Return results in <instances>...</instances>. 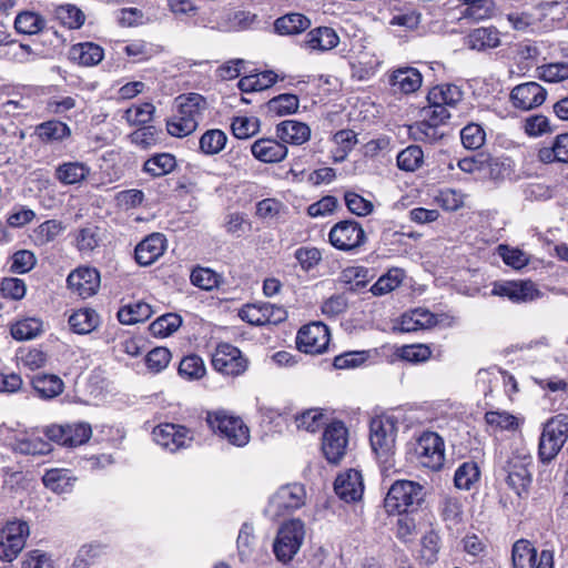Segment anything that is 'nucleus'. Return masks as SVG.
<instances>
[{"instance_id": "obj_46", "label": "nucleus", "mask_w": 568, "mask_h": 568, "mask_svg": "<svg viewBox=\"0 0 568 568\" xmlns=\"http://www.w3.org/2000/svg\"><path fill=\"white\" fill-rule=\"evenodd\" d=\"M287 212V206L280 200L267 197L256 203L255 215L267 222L280 220Z\"/></svg>"}, {"instance_id": "obj_49", "label": "nucleus", "mask_w": 568, "mask_h": 568, "mask_svg": "<svg viewBox=\"0 0 568 568\" xmlns=\"http://www.w3.org/2000/svg\"><path fill=\"white\" fill-rule=\"evenodd\" d=\"M100 230L95 225L81 227L75 234V246L82 254H89L100 244Z\"/></svg>"}, {"instance_id": "obj_5", "label": "nucleus", "mask_w": 568, "mask_h": 568, "mask_svg": "<svg viewBox=\"0 0 568 568\" xmlns=\"http://www.w3.org/2000/svg\"><path fill=\"white\" fill-rule=\"evenodd\" d=\"M568 439L567 417L558 415L545 423L538 445V456L542 463L551 462Z\"/></svg>"}, {"instance_id": "obj_47", "label": "nucleus", "mask_w": 568, "mask_h": 568, "mask_svg": "<svg viewBox=\"0 0 568 568\" xmlns=\"http://www.w3.org/2000/svg\"><path fill=\"white\" fill-rule=\"evenodd\" d=\"M324 418L322 408H310L296 414L294 424L298 430L315 433L324 425Z\"/></svg>"}, {"instance_id": "obj_17", "label": "nucleus", "mask_w": 568, "mask_h": 568, "mask_svg": "<svg viewBox=\"0 0 568 568\" xmlns=\"http://www.w3.org/2000/svg\"><path fill=\"white\" fill-rule=\"evenodd\" d=\"M455 317L448 314H434L426 308H415L403 314L400 328L404 332H415L418 329H428L436 325L452 326Z\"/></svg>"}, {"instance_id": "obj_61", "label": "nucleus", "mask_w": 568, "mask_h": 568, "mask_svg": "<svg viewBox=\"0 0 568 568\" xmlns=\"http://www.w3.org/2000/svg\"><path fill=\"white\" fill-rule=\"evenodd\" d=\"M466 8L463 11L465 18L475 21L484 20L493 14L494 4L491 0H459Z\"/></svg>"}, {"instance_id": "obj_32", "label": "nucleus", "mask_w": 568, "mask_h": 568, "mask_svg": "<svg viewBox=\"0 0 568 568\" xmlns=\"http://www.w3.org/2000/svg\"><path fill=\"white\" fill-rule=\"evenodd\" d=\"M43 332V322L39 317H23L17 320L10 326V334L16 341H30L40 336Z\"/></svg>"}, {"instance_id": "obj_63", "label": "nucleus", "mask_w": 568, "mask_h": 568, "mask_svg": "<svg viewBox=\"0 0 568 568\" xmlns=\"http://www.w3.org/2000/svg\"><path fill=\"white\" fill-rule=\"evenodd\" d=\"M344 201L348 211L357 216H366L374 210L372 201L353 191L345 192Z\"/></svg>"}, {"instance_id": "obj_60", "label": "nucleus", "mask_w": 568, "mask_h": 568, "mask_svg": "<svg viewBox=\"0 0 568 568\" xmlns=\"http://www.w3.org/2000/svg\"><path fill=\"white\" fill-rule=\"evenodd\" d=\"M270 112L283 116L294 113L298 109V98L295 94H280L267 102Z\"/></svg>"}, {"instance_id": "obj_58", "label": "nucleus", "mask_w": 568, "mask_h": 568, "mask_svg": "<svg viewBox=\"0 0 568 568\" xmlns=\"http://www.w3.org/2000/svg\"><path fill=\"white\" fill-rule=\"evenodd\" d=\"M131 142L142 150L156 145L161 140V131L153 125H143L129 135Z\"/></svg>"}, {"instance_id": "obj_30", "label": "nucleus", "mask_w": 568, "mask_h": 568, "mask_svg": "<svg viewBox=\"0 0 568 568\" xmlns=\"http://www.w3.org/2000/svg\"><path fill=\"white\" fill-rule=\"evenodd\" d=\"M339 37L334 29L318 27L311 30L305 38V45L311 50L328 51L337 47Z\"/></svg>"}, {"instance_id": "obj_52", "label": "nucleus", "mask_w": 568, "mask_h": 568, "mask_svg": "<svg viewBox=\"0 0 568 568\" xmlns=\"http://www.w3.org/2000/svg\"><path fill=\"white\" fill-rule=\"evenodd\" d=\"M480 476L479 468L474 462H465L458 466L454 475V484L458 489L469 490Z\"/></svg>"}, {"instance_id": "obj_18", "label": "nucleus", "mask_w": 568, "mask_h": 568, "mask_svg": "<svg viewBox=\"0 0 568 568\" xmlns=\"http://www.w3.org/2000/svg\"><path fill=\"white\" fill-rule=\"evenodd\" d=\"M100 282L99 271L90 266L75 268L67 278L68 287L81 298L93 296L100 287Z\"/></svg>"}, {"instance_id": "obj_10", "label": "nucleus", "mask_w": 568, "mask_h": 568, "mask_svg": "<svg viewBox=\"0 0 568 568\" xmlns=\"http://www.w3.org/2000/svg\"><path fill=\"white\" fill-rule=\"evenodd\" d=\"M306 490L301 484H288L278 488L270 499L266 513L273 517L301 508L305 504Z\"/></svg>"}, {"instance_id": "obj_51", "label": "nucleus", "mask_w": 568, "mask_h": 568, "mask_svg": "<svg viewBox=\"0 0 568 568\" xmlns=\"http://www.w3.org/2000/svg\"><path fill=\"white\" fill-rule=\"evenodd\" d=\"M372 278L371 271L364 266H348L339 274V282L351 285L353 291L365 287Z\"/></svg>"}, {"instance_id": "obj_15", "label": "nucleus", "mask_w": 568, "mask_h": 568, "mask_svg": "<svg viewBox=\"0 0 568 568\" xmlns=\"http://www.w3.org/2000/svg\"><path fill=\"white\" fill-rule=\"evenodd\" d=\"M215 423L220 434L233 446L244 447L250 442V428L239 416L226 410H215Z\"/></svg>"}, {"instance_id": "obj_4", "label": "nucleus", "mask_w": 568, "mask_h": 568, "mask_svg": "<svg viewBox=\"0 0 568 568\" xmlns=\"http://www.w3.org/2000/svg\"><path fill=\"white\" fill-rule=\"evenodd\" d=\"M305 537V525L300 519L283 523L273 542V552L283 564L291 561L301 549Z\"/></svg>"}, {"instance_id": "obj_1", "label": "nucleus", "mask_w": 568, "mask_h": 568, "mask_svg": "<svg viewBox=\"0 0 568 568\" xmlns=\"http://www.w3.org/2000/svg\"><path fill=\"white\" fill-rule=\"evenodd\" d=\"M399 417L394 413H384L372 418L369 442L383 470L395 466L396 437Z\"/></svg>"}, {"instance_id": "obj_24", "label": "nucleus", "mask_w": 568, "mask_h": 568, "mask_svg": "<svg viewBox=\"0 0 568 568\" xmlns=\"http://www.w3.org/2000/svg\"><path fill=\"white\" fill-rule=\"evenodd\" d=\"M422 73L413 67H400L388 74V84L394 93H414L422 87Z\"/></svg>"}, {"instance_id": "obj_21", "label": "nucleus", "mask_w": 568, "mask_h": 568, "mask_svg": "<svg viewBox=\"0 0 568 568\" xmlns=\"http://www.w3.org/2000/svg\"><path fill=\"white\" fill-rule=\"evenodd\" d=\"M510 27L523 33L544 32V22L540 20L538 4L530 8L514 9L505 13Z\"/></svg>"}, {"instance_id": "obj_11", "label": "nucleus", "mask_w": 568, "mask_h": 568, "mask_svg": "<svg viewBox=\"0 0 568 568\" xmlns=\"http://www.w3.org/2000/svg\"><path fill=\"white\" fill-rule=\"evenodd\" d=\"M348 429L343 422L328 424L322 435V452L332 464H337L346 454Z\"/></svg>"}, {"instance_id": "obj_54", "label": "nucleus", "mask_w": 568, "mask_h": 568, "mask_svg": "<svg viewBox=\"0 0 568 568\" xmlns=\"http://www.w3.org/2000/svg\"><path fill=\"white\" fill-rule=\"evenodd\" d=\"M55 19L69 29H79L84 23L83 12L73 4H61L54 9Z\"/></svg>"}, {"instance_id": "obj_8", "label": "nucleus", "mask_w": 568, "mask_h": 568, "mask_svg": "<svg viewBox=\"0 0 568 568\" xmlns=\"http://www.w3.org/2000/svg\"><path fill=\"white\" fill-rule=\"evenodd\" d=\"M366 233L362 225L354 220L337 222L328 233V241L336 250L354 251L366 243Z\"/></svg>"}, {"instance_id": "obj_35", "label": "nucleus", "mask_w": 568, "mask_h": 568, "mask_svg": "<svg viewBox=\"0 0 568 568\" xmlns=\"http://www.w3.org/2000/svg\"><path fill=\"white\" fill-rule=\"evenodd\" d=\"M151 315V306L148 303L138 301L121 307L118 312V320L124 325H133L149 320Z\"/></svg>"}, {"instance_id": "obj_45", "label": "nucleus", "mask_w": 568, "mask_h": 568, "mask_svg": "<svg viewBox=\"0 0 568 568\" xmlns=\"http://www.w3.org/2000/svg\"><path fill=\"white\" fill-rule=\"evenodd\" d=\"M45 27V20L33 11H22L14 19L17 32L22 34H37Z\"/></svg>"}, {"instance_id": "obj_20", "label": "nucleus", "mask_w": 568, "mask_h": 568, "mask_svg": "<svg viewBox=\"0 0 568 568\" xmlns=\"http://www.w3.org/2000/svg\"><path fill=\"white\" fill-rule=\"evenodd\" d=\"M547 97V91L537 82H526L516 85L510 92V101L516 109L528 111L540 106Z\"/></svg>"}, {"instance_id": "obj_29", "label": "nucleus", "mask_w": 568, "mask_h": 568, "mask_svg": "<svg viewBox=\"0 0 568 568\" xmlns=\"http://www.w3.org/2000/svg\"><path fill=\"white\" fill-rule=\"evenodd\" d=\"M31 385L38 397L52 399L59 396L64 389L63 381L52 374H37L31 379Z\"/></svg>"}, {"instance_id": "obj_40", "label": "nucleus", "mask_w": 568, "mask_h": 568, "mask_svg": "<svg viewBox=\"0 0 568 568\" xmlns=\"http://www.w3.org/2000/svg\"><path fill=\"white\" fill-rule=\"evenodd\" d=\"M311 26V20L302 13H288L276 19L274 27L280 34H297Z\"/></svg>"}, {"instance_id": "obj_37", "label": "nucleus", "mask_w": 568, "mask_h": 568, "mask_svg": "<svg viewBox=\"0 0 568 568\" xmlns=\"http://www.w3.org/2000/svg\"><path fill=\"white\" fill-rule=\"evenodd\" d=\"M277 81V75L273 71H263L242 77L239 81V88L244 93H252L266 90Z\"/></svg>"}, {"instance_id": "obj_26", "label": "nucleus", "mask_w": 568, "mask_h": 568, "mask_svg": "<svg viewBox=\"0 0 568 568\" xmlns=\"http://www.w3.org/2000/svg\"><path fill=\"white\" fill-rule=\"evenodd\" d=\"M253 156L263 163H277L287 155V148L276 139L263 138L251 145Z\"/></svg>"}, {"instance_id": "obj_59", "label": "nucleus", "mask_w": 568, "mask_h": 568, "mask_svg": "<svg viewBox=\"0 0 568 568\" xmlns=\"http://www.w3.org/2000/svg\"><path fill=\"white\" fill-rule=\"evenodd\" d=\"M538 79L548 83H559L568 79V61L550 62L537 68Z\"/></svg>"}, {"instance_id": "obj_3", "label": "nucleus", "mask_w": 568, "mask_h": 568, "mask_svg": "<svg viewBox=\"0 0 568 568\" xmlns=\"http://www.w3.org/2000/svg\"><path fill=\"white\" fill-rule=\"evenodd\" d=\"M424 500V487L413 480L400 479L393 483L384 500L388 514L408 513Z\"/></svg>"}, {"instance_id": "obj_19", "label": "nucleus", "mask_w": 568, "mask_h": 568, "mask_svg": "<svg viewBox=\"0 0 568 568\" xmlns=\"http://www.w3.org/2000/svg\"><path fill=\"white\" fill-rule=\"evenodd\" d=\"M493 294L509 298L515 303L532 302L542 296L532 281H508L495 284Z\"/></svg>"}, {"instance_id": "obj_31", "label": "nucleus", "mask_w": 568, "mask_h": 568, "mask_svg": "<svg viewBox=\"0 0 568 568\" xmlns=\"http://www.w3.org/2000/svg\"><path fill=\"white\" fill-rule=\"evenodd\" d=\"M34 132L43 143L62 142L71 135L70 126L58 120H49L38 124Z\"/></svg>"}, {"instance_id": "obj_7", "label": "nucleus", "mask_w": 568, "mask_h": 568, "mask_svg": "<svg viewBox=\"0 0 568 568\" xmlns=\"http://www.w3.org/2000/svg\"><path fill=\"white\" fill-rule=\"evenodd\" d=\"M513 568H554V551L544 549L538 555L535 546L527 539H519L511 548Z\"/></svg>"}, {"instance_id": "obj_62", "label": "nucleus", "mask_w": 568, "mask_h": 568, "mask_svg": "<svg viewBox=\"0 0 568 568\" xmlns=\"http://www.w3.org/2000/svg\"><path fill=\"white\" fill-rule=\"evenodd\" d=\"M231 128L235 138L248 139L260 131V120L256 116H236Z\"/></svg>"}, {"instance_id": "obj_28", "label": "nucleus", "mask_w": 568, "mask_h": 568, "mask_svg": "<svg viewBox=\"0 0 568 568\" xmlns=\"http://www.w3.org/2000/svg\"><path fill=\"white\" fill-rule=\"evenodd\" d=\"M276 136L285 145H301L310 140L311 129L303 122L285 120L276 125Z\"/></svg>"}, {"instance_id": "obj_57", "label": "nucleus", "mask_w": 568, "mask_h": 568, "mask_svg": "<svg viewBox=\"0 0 568 568\" xmlns=\"http://www.w3.org/2000/svg\"><path fill=\"white\" fill-rule=\"evenodd\" d=\"M182 324V318L178 314L168 313L158 317L149 326L153 336L166 337L174 333Z\"/></svg>"}, {"instance_id": "obj_27", "label": "nucleus", "mask_w": 568, "mask_h": 568, "mask_svg": "<svg viewBox=\"0 0 568 568\" xmlns=\"http://www.w3.org/2000/svg\"><path fill=\"white\" fill-rule=\"evenodd\" d=\"M91 173L90 166L81 161H65L57 165L54 179L62 185H79Z\"/></svg>"}, {"instance_id": "obj_53", "label": "nucleus", "mask_w": 568, "mask_h": 568, "mask_svg": "<svg viewBox=\"0 0 568 568\" xmlns=\"http://www.w3.org/2000/svg\"><path fill=\"white\" fill-rule=\"evenodd\" d=\"M424 163V152L418 145H409L397 155V166L402 171L415 172Z\"/></svg>"}, {"instance_id": "obj_34", "label": "nucleus", "mask_w": 568, "mask_h": 568, "mask_svg": "<svg viewBox=\"0 0 568 568\" xmlns=\"http://www.w3.org/2000/svg\"><path fill=\"white\" fill-rule=\"evenodd\" d=\"M463 99V92L455 84H438L432 88L427 94L428 103H439L445 108L456 106Z\"/></svg>"}, {"instance_id": "obj_14", "label": "nucleus", "mask_w": 568, "mask_h": 568, "mask_svg": "<svg viewBox=\"0 0 568 568\" xmlns=\"http://www.w3.org/2000/svg\"><path fill=\"white\" fill-rule=\"evenodd\" d=\"M247 368L248 359L237 347L227 343H221L215 347V372L236 377L243 375Z\"/></svg>"}, {"instance_id": "obj_22", "label": "nucleus", "mask_w": 568, "mask_h": 568, "mask_svg": "<svg viewBox=\"0 0 568 568\" xmlns=\"http://www.w3.org/2000/svg\"><path fill=\"white\" fill-rule=\"evenodd\" d=\"M334 490L346 503L359 500L364 493L362 474L356 469L342 471L334 481Z\"/></svg>"}, {"instance_id": "obj_44", "label": "nucleus", "mask_w": 568, "mask_h": 568, "mask_svg": "<svg viewBox=\"0 0 568 568\" xmlns=\"http://www.w3.org/2000/svg\"><path fill=\"white\" fill-rule=\"evenodd\" d=\"M29 526L22 520H11L0 531L1 539L12 545L18 544V548L22 550L29 536Z\"/></svg>"}, {"instance_id": "obj_41", "label": "nucleus", "mask_w": 568, "mask_h": 568, "mask_svg": "<svg viewBox=\"0 0 568 568\" xmlns=\"http://www.w3.org/2000/svg\"><path fill=\"white\" fill-rule=\"evenodd\" d=\"M176 166L175 156L170 153H158L148 159L143 164V171L153 178H160L171 173Z\"/></svg>"}, {"instance_id": "obj_25", "label": "nucleus", "mask_w": 568, "mask_h": 568, "mask_svg": "<svg viewBox=\"0 0 568 568\" xmlns=\"http://www.w3.org/2000/svg\"><path fill=\"white\" fill-rule=\"evenodd\" d=\"M166 248V239L161 233H152L135 247V261L141 266H149L158 261Z\"/></svg>"}, {"instance_id": "obj_64", "label": "nucleus", "mask_w": 568, "mask_h": 568, "mask_svg": "<svg viewBox=\"0 0 568 568\" xmlns=\"http://www.w3.org/2000/svg\"><path fill=\"white\" fill-rule=\"evenodd\" d=\"M179 374L186 379H199L205 374V366L197 355L185 356L179 366Z\"/></svg>"}, {"instance_id": "obj_9", "label": "nucleus", "mask_w": 568, "mask_h": 568, "mask_svg": "<svg viewBox=\"0 0 568 568\" xmlns=\"http://www.w3.org/2000/svg\"><path fill=\"white\" fill-rule=\"evenodd\" d=\"M153 440L169 453H176L191 446L194 437L183 425L165 423L154 427Z\"/></svg>"}, {"instance_id": "obj_13", "label": "nucleus", "mask_w": 568, "mask_h": 568, "mask_svg": "<svg viewBox=\"0 0 568 568\" xmlns=\"http://www.w3.org/2000/svg\"><path fill=\"white\" fill-rule=\"evenodd\" d=\"M531 464L532 457L527 453L513 455L507 462V484L519 497L528 491L531 484Z\"/></svg>"}, {"instance_id": "obj_56", "label": "nucleus", "mask_w": 568, "mask_h": 568, "mask_svg": "<svg viewBox=\"0 0 568 568\" xmlns=\"http://www.w3.org/2000/svg\"><path fill=\"white\" fill-rule=\"evenodd\" d=\"M409 132L416 141L427 143H434L444 136L439 125H435L424 119L410 125Z\"/></svg>"}, {"instance_id": "obj_50", "label": "nucleus", "mask_w": 568, "mask_h": 568, "mask_svg": "<svg viewBox=\"0 0 568 568\" xmlns=\"http://www.w3.org/2000/svg\"><path fill=\"white\" fill-rule=\"evenodd\" d=\"M256 546L254 528L251 524L244 523L239 531L236 539L237 555L241 561L250 559Z\"/></svg>"}, {"instance_id": "obj_43", "label": "nucleus", "mask_w": 568, "mask_h": 568, "mask_svg": "<svg viewBox=\"0 0 568 568\" xmlns=\"http://www.w3.org/2000/svg\"><path fill=\"white\" fill-rule=\"evenodd\" d=\"M405 271L403 268H389L372 285L369 291L375 296L385 295L396 290L403 283Z\"/></svg>"}, {"instance_id": "obj_2", "label": "nucleus", "mask_w": 568, "mask_h": 568, "mask_svg": "<svg viewBox=\"0 0 568 568\" xmlns=\"http://www.w3.org/2000/svg\"><path fill=\"white\" fill-rule=\"evenodd\" d=\"M175 113L166 121V130L172 136L183 138L196 129L204 100L193 93L186 98L179 97Z\"/></svg>"}, {"instance_id": "obj_39", "label": "nucleus", "mask_w": 568, "mask_h": 568, "mask_svg": "<svg viewBox=\"0 0 568 568\" xmlns=\"http://www.w3.org/2000/svg\"><path fill=\"white\" fill-rule=\"evenodd\" d=\"M100 317L94 310L81 308L69 317V324L77 334H89L98 327Z\"/></svg>"}, {"instance_id": "obj_36", "label": "nucleus", "mask_w": 568, "mask_h": 568, "mask_svg": "<svg viewBox=\"0 0 568 568\" xmlns=\"http://www.w3.org/2000/svg\"><path fill=\"white\" fill-rule=\"evenodd\" d=\"M486 424L494 430L516 432L520 428L523 419L507 410H489L485 414Z\"/></svg>"}, {"instance_id": "obj_6", "label": "nucleus", "mask_w": 568, "mask_h": 568, "mask_svg": "<svg viewBox=\"0 0 568 568\" xmlns=\"http://www.w3.org/2000/svg\"><path fill=\"white\" fill-rule=\"evenodd\" d=\"M415 454L418 463L430 470H439L445 462L443 438L434 432L422 433L416 440Z\"/></svg>"}, {"instance_id": "obj_55", "label": "nucleus", "mask_w": 568, "mask_h": 568, "mask_svg": "<svg viewBox=\"0 0 568 568\" xmlns=\"http://www.w3.org/2000/svg\"><path fill=\"white\" fill-rule=\"evenodd\" d=\"M154 112L155 106L152 103L145 102L128 108L123 118L129 125L143 126L151 122Z\"/></svg>"}, {"instance_id": "obj_38", "label": "nucleus", "mask_w": 568, "mask_h": 568, "mask_svg": "<svg viewBox=\"0 0 568 568\" xmlns=\"http://www.w3.org/2000/svg\"><path fill=\"white\" fill-rule=\"evenodd\" d=\"M73 478L68 469L52 468L44 473L42 477L43 485L57 494H64L71 490Z\"/></svg>"}, {"instance_id": "obj_23", "label": "nucleus", "mask_w": 568, "mask_h": 568, "mask_svg": "<svg viewBox=\"0 0 568 568\" xmlns=\"http://www.w3.org/2000/svg\"><path fill=\"white\" fill-rule=\"evenodd\" d=\"M544 32L556 28H568V0H551L538 3Z\"/></svg>"}, {"instance_id": "obj_16", "label": "nucleus", "mask_w": 568, "mask_h": 568, "mask_svg": "<svg viewBox=\"0 0 568 568\" xmlns=\"http://www.w3.org/2000/svg\"><path fill=\"white\" fill-rule=\"evenodd\" d=\"M328 343V327L321 322L304 325L297 332L296 345L303 353L321 354L327 348Z\"/></svg>"}, {"instance_id": "obj_12", "label": "nucleus", "mask_w": 568, "mask_h": 568, "mask_svg": "<svg viewBox=\"0 0 568 568\" xmlns=\"http://www.w3.org/2000/svg\"><path fill=\"white\" fill-rule=\"evenodd\" d=\"M44 434L50 440L68 447H77L85 444L92 436L91 425L78 422L64 425H50Z\"/></svg>"}, {"instance_id": "obj_42", "label": "nucleus", "mask_w": 568, "mask_h": 568, "mask_svg": "<svg viewBox=\"0 0 568 568\" xmlns=\"http://www.w3.org/2000/svg\"><path fill=\"white\" fill-rule=\"evenodd\" d=\"M538 158L544 163H568V133L557 135L550 148H541Z\"/></svg>"}, {"instance_id": "obj_33", "label": "nucleus", "mask_w": 568, "mask_h": 568, "mask_svg": "<svg viewBox=\"0 0 568 568\" xmlns=\"http://www.w3.org/2000/svg\"><path fill=\"white\" fill-rule=\"evenodd\" d=\"M103 49L93 42L74 44L70 50V58L84 67H92L102 61Z\"/></svg>"}, {"instance_id": "obj_48", "label": "nucleus", "mask_w": 568, "mask_h": 568, "mask_svg": "<svg viewBox=\"0 0 568 568\" xmlns=\"http://www.w3.org/2000/svg\"><path fill=\"white\" fill-rule=\"evenodd\" d=\"M500 43L498 32L489 28L475 29L468 36V45L473 50H485L496 48Z\"/></svg>"}]
</instances>
